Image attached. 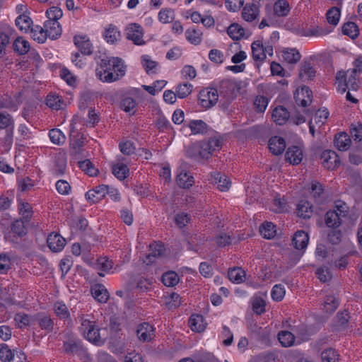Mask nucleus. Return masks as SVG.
<instances>
[{
    "label": "nucleus",
    "mask_w": 362,
    "mask_h": 362,
    "mask_svg": "<svg viewBox=\"0 0 362 362\" xmlns=\"http://www.w3.org/2000/svg\"><path fill=\"white\" fill-rule=\"evenodd\" d=\"M126 66L118 57H105L100 59L95 69L97 77L103 82L111 83L124 76Z\"/></svg>",
    "instance_id": "f257e3e1"
},
{
    "label": "nucleus",
    "mask_w": 362,
    "mask_h": 362,
    "mask_svg": "<svg viewBox=\"0 0 362 362\" xmlns=\"http://www.w3.org/2000/svg\"><path fill=\"white\" fill-rule=\"evenodd\" d=\"M126 66L118 57H105L100 59L95 69L97 77L103 82L111 83L124 76Z\"/></svg>",
    "instance_id": "f03ea898"
},
{
    "label": "nucleus",
    "mask_w": 362,
    "mask_h": 362,
    "mask_svg": "<svg viewBox=\"0 0 362 362\" xmlns=\"http://www.w3.org/2000/svg\"><path fill=\"white\" fill-rule=\"evenodd\" d=\"M78 331L86 340L98 346L105 344V339L101 337L100 329L93 316L81 314L78 317Z\"/></svg>",
    "instance_id": "7ed1b4c3"
},
{
    "label": "nucleus",
    "mask_w": 362,
    "mask_h": 362,
    "mask_svg": "<svg viewBox=\"0 0 362 362\" xmlns=\"http://www.w3.org/2000/svg\"><path fill=\"white\" fill-rule=\"evenodd\" d=\"M336 85L339 92L344 93L346 89L356 90L359 88V79L356 69H349L346 72L338 71L336 75Z\"/></svg>",
    "instance_id": "20e7f679"
},
{
    "label": "nucleus",
    "mask_w": 362,
    "mask_h": 362,
    "mask_svg": "<svg viewBox=\"0 0 362 362\" xmlns=\"http://www.w3.org/2000/svg\"><path fill=\"white\" fill-rule=\"evenodd\" d=\"M218 100V91L214 88H205L200 90L198 96L199 104L205 109L214 106Z\"/></svg>",
    "instance_id": "39448f33"
},
{
    "label": "nucleus",
    "mask_w": 362,
    "mask_h": 362,
    "mask_svg": "<svg viewBox=\"0 0 362 362\" xmlns=\"http://www.w3.org/2000/svg\"><path fill=\"white\" fill-rule=\"evenodd\" d=\"M127 38L134 42L136 45H144L146 42L144 40V30L142 27L137 23H131L126 28Z\"/></svg>",
    "instance_id": "423d86ee"
},
{
    "label": "nucleus",
    "mask_w": 362,
    "mask_h": 362,
    "mask_svg": "<svg viewBox=\"0 0 362 362\" xmlns=\"http://www.w3.org/2000/svg\"><path fill=\"white\" fill-rule=\"evenodd\" d=\"M15 30L8 24H0V57L6 54V49L10 43L11 37Z\"/></svg>",
    "instance_id": "0eeeda50"
},
{
    "label": "nucleus",
    "mask_w": 362,
    "mask_h": 362,
    "mask_svg": "<svg viewBox=\"0 0 362 362\" xmlns=\"http://www.w3.org/2000/svg\"><path fill=\"white\" fill-rule=\"evenodd\" d=\"M320 159L322 165L328 170H334L340 163L338 155L332 150L324 151L321 154Z\"/></svg>",
    "instance_id": "6e6552de"
},
{
    "label": "nucleus",
    "mask_w": 362,
    "mask_h": 362,
    "mask_svg": "<svg viewBox=\"0 0 362 362\" xmlns=\"http://www.w3.org/2000/svg\"><path fill=\"white\" fill-rule=\"evenodd\" d=\"M136 336L143 342H149L155 337V329L148 322L139 324L136 328Z\"/></svg>",
    "instance_id": "1a4fd4ad"
},
{
    "label": "nucleus",
    "mask_w": 362,
    "mask_h": 362,
    "mask_svg": "<svg viewBox=\"0 0 362 362\" xmlns=\"http://www.w3.org/2000/svg\"><path fill=\"white\" fill-rule=\"evenodd\" d=\"M312 90L308 87L303 86L294 93V99L298 106L306 107L312 102Z\"/></svg>",
    "instance_id": "9d476101"
},
{
    "label": "nucleus",
    "mask_w": 362,
    "mask_h": 362,
    "mask_svg": "<svg viewBox=\"0 0 362 362\" xmlns=\"http://www.w3.org/2000/svg\"><path fill=\"white\" fill-rule=\"evenodd\" d=\"M74 42L76 47L83 55H90L93 52V46L87 35H75Z\"/></svg>",
    "instance_id": "9b49d317"
},
{
    "label": "nucleus",
    "mask_w": 362,
    "mask_h": 362,
    "mask_svg": "<svg viewBox=\"0 0 362 362\" xmlns=\"http://www.w3.org/2000/svg\"><path fill=\"white\" fill-rule=\"evenodd\" d=\"M107 186L106 185H100L88 190L85 194L86 200L92 204L102 200L106 196Z\"/></svg>",
    "instance_id": "f8f14e48"
},
{
    "label": "nucleus",
    "mask_w": 362,
    "mask_h": 362,
    "mask_svg": "<svg viewBox=\"0 0 362 362\" xmlns=\"http://www.w3.org/2000/svg\"><path fill=\"white\" fill-rule=\"evenodd\" d=\"M49 248L54 252L62 251L66 245V240L57 233H50L47 239Z\"/></svg>",
    "instance_id": "ddd939ff"
},
{
    "label": "nucleus",
    "mask_w": 362,
    "mask_h": 362,
    "mask_svg": "<svg viewBox=\"0 0 362 362\" xmlns=\"http://www.w3.org/2000/svg\"><path fill=\"white\" fill-rule=\"evenodd\" d=\"M44 24L47 37L49 39L57 40L62 35V28L59 21H46Z\"/></svg>",
    "instance_id": "4468645a"
},
{
    "label": "nucleus",
    "mask_w": 362,
    "mask_h": 362,
    "mask_svg": "<svg viewBox=\"0 0 362 362\" xmlns=\"http://www.w3.org/2000/svg\"><path fill=\"white\" fill-rule=\"evenodd\" d=\"M35 322H37L39 327L47 332H52L54 329V320L45 313H38L34 315Z\"/></svg>",
    "instance_id": "2eb2a0df"
},
{
    "label": "nucleus",
    "mask_w": 362,
    "mask_h": 362,
    "mask_svg": "<svg viewBox=\"0 0 362 362\" xmlns=\"http://www.w3.org/2000/svg\"><path fill=\"white\" fill-rule=\"evenodd\" d=\"M92 296L99 303H105L109 299V292L102 284H96L91 286Z\"/></svg>",
    "instance_id": "dca6fc26"
},
{
    "label": "nucleus",
    "mask_w": 362,
    "mask_h": 362,
    "mask_svg": "<svg viewBox=\"0 0 362 362\" xmlns=\"http://www.w3.org/2000/svg\"><path fill=\"white\" fill-rule=\"evenodd\" d=\"M272 117L276 124L283 125L289 120L290 113L286 107L279 105L273 110Z\"/></svg>",
    "instance_id": "f3484780"
},
{
    "label": "nucleus",
    "mask_w": 362,
    "mask_h": 362,
    "mask_svg": "<svg viewBox=\"0 0 362 362\" xmlns=\"http://www.w3.org/2000/svg\"><path fill=\"white\" fill-rule=\"evenodd\" d=\"M177 185L182 188H189L194 182L193 176L184 169L179 168L176 177Z\"/></svg>",
    "instance_id": "a211bd4d"
},
{
    "label": "nucleus",
    "mask_w": 362,
    "mask_h": 362,
    "mask_svg": "<svg viewBox=\"0 0 362 362\" xmlns=\"http://www.w3.org/2000/svg\"><path fill=\"white\" fill-rule=\"evenodd\" d=\"M269 148L274 155L281 154L286 148L285 140L280 136H272L269 140Z\"/></svg>",
    "instance_id": "6ab92c4d"
},
{
    "label": "nucleus",
    "mask_w": 362,
    "mask_h": 362,
    "mask_svg": "<svg viewBox=\"0 0 362 362\" xmlns=\"http://www.w3.org/2000/svg\"><path fill=\"white\" fill-rule=\"evenodd\" d=\"M103 36L107 43L115 44L120 40L121 34L115 25H109L105 28Z\"/></svg>",
    "instance_id": "aec40b11"
},
{
    "label": "nucleus",
    "mask_w": 362,
    "mask_h": 362,
    "mask_svg": "<svg viewBox=\"0 0 362 362\" xmlns=\"http://www.w3.org/2000/svg\"><path fill=\"white\" fill-rule=\"evenodd\" d=\"M209 144L192 145L187 150V156L188 157H195L196 155L192 153V151L198 152L199 157L203 159H209L211 157L210 151H209Z\"/></svg>",
    "instance_id": "412c9836"
},
{
    "label": "nucleus",
    "mask_w": 362,
    "mask_h": 362,
    "mask_svg": "<svg viewBox=\"0 0 362 362\" xmlns=\"http://www.w3.org/2000/svg\"><path fill=\"white\" fill-rule=\"evenodd\" d=\"M286 158L290 163L298 165L303 159V151L298 146H292L287 149Z\"/></svg>",
    "instance_id": "4be33fe9"
},
{
    "label": "nucleus",
    "mask_w": 362,
    "mask_h": 362,
    "mask_svg": "<svg viewBox=\"0 0 362 362\" xmlns=\"http://www.w3.org/2000/svg\"><path fill=\"white\" fill-rule=\"evenodd\" d=\"M308 241L309 236L308 233L303 230H298L296 232L292 240L293 245L297 250L305 249Z\"/></svg>",
    "instance_id": "5701e85b"
},
{
    "label": "nucleus",
    "mask_w": 362,
    "mask_h": 362,
    "mask_svg": "<svg viewBox=\"0 0 362 362\" xmlns=\"http://www.w3.org/2000/svg\"><path fill=\"white\" fill-rule=\"evenodd\" d=\"M211 177L214 178V182L219 190L226 192L229 189L231 182L226 175L214 172L211 174Z\"/></svg>",
    "instance_id": "b1692460"
},
{
    "label": "nucleus",
    "mask_w": 362,
    "mask_h": 362,
    "mask_svg": "<svg viewBox=\"0 0 362 362\" xmlns=\"http://www.w3.org/2000/svg\"><path fill=\"white\" fill-rule=\"evenodd\" d=\"M259 16V6L255 4H246L243 9L242 16L247 22H252Z\"/></svg>",
    "instance_id": "393cba45"
},
{
    "label": "nucleus",
    "mask_w": 362,
    "mask_h": 362,
    "mask_svg": "<svg viewBox=\"0 0 362 362\" xmlns=\"http://www.w3.org/2000/svg\"><path fill=\"white\" fill-rule=\"evenodd\" d=\"M274 14L277 17H285L288 16L291 8L286 0H277L273 6Z\"/></svg>",
    "instance_id": "a878e982"
},
{
    "label": "nucleus",
    "mask_w": 362,
    "mask_h": 362,
    "mask_svg": "<svg viewBox=\"0 0 362 362\" xmlns=\"http://www.w3.org/2000/svg\"><path fill=\"white\" fill-rule=\"evenodd\" d=\"M351 144L349 136L344 132L338 133L334 138V146L339 151H346Z\"/></svg>",
    "instance_id": "bb28decb"
},
{
    "label": "nucleus",
    "mask_w": 362,
    "mask_h": 362,
    "mask_svg": "<svg viewBox=\"0 0 362 362\" xmlns=\"http://www.w3.org/2000/svg\"><path fill=\"white\" fill-rule=\"evenodd\" d=\"M296 213L300 218H310L313 214L312 205L306 200H300L297 204Z\"/></svg>",
    "instance_id": "cd10ccee"
},
{
    "label": "nucleus",
    "mask_w": 362,
    "mask_h": 362,
    "mask_svg": "<svg viewBox=\"0 0 362 362\" xmlns=\"http://www.w3.org/2000/svg\"><path fill=\"white\" fill-rule=\"evenodd\" d=\"M33 318L34 315L30 316L24 313H18L14 316V321L18 328L23 329L32 325L35 322Z\"/></svg>",
    "instance_id": "c85d7f7f"
},
{
    "label": "nucleus",
    "mask_w": 362,
    "mask_h": 362,
    "mask_svg": "<svg viewBox=\"0 0 362 362\" xmlns=\"http://www.w3.org/2000/svg\"><path fill=\"white\" fill-rule=\"evenodd\" d=\"M316 71L315 68L309 62H305L302 64L299 77L303 81L313 80L315 76Z\"/></svg>",
    "instance_id": "c756f323"
},
{
    "label": "nucleus",
    "mask_w": 362,
    "mask_h": 362,
    "mask_svg": "<svg viewBox=\"0 0 362 362\" xmlns=\"http://www.w3.org/2000/svg\"><path fill=\"white\" fill-rule=\"evenodd\" d=\"M252 59L256 62H264L267 55L263 49V44L261 41H254L251 45Z\"/></svg>",
    "instance_id": "7c9ffc66"
},
{
    "label": "nucleus",
    "mask_w": 362,
    "mask_h": 362,
    "mask_svg": "<svg viewBox=\"0 0 362 362\" xmlns=\"http://www.w3.org/2000/svg\"><path fill=\"white\" fill-rule=\"evenodd\" d=\"M54 311L60 320H66L71 318L70 312L63 301L58 300L55 302L54 304Z\"/></svg>",
    "instance_id": "2f4dec72"
},
{
    "label": "nucleus",
    "mask_w": 362,
    "mask_h": 362,
    "mask_svg": "<svg viewBox=\"0 0 362 362\" xmlns=\"http://www.w3.org/2000/svg\"><path fill=\"white\" fill-rule=\"evenodd\" d=\"M13 50L20 55L27 54L30 48V43L23 37H18L13 43Z\"/></svg>",
    "instance_id": "473e14b6"
},
{
    "label": "nucleus",
    "mask_w": 362,
    "mask_h": 362,
    "mask_svg": "<svg viewBox=\"0 0 362 362\" xmlns=\"http://www.w3.org/2000/svg\"><path fill=\"white\" fill-rule=\"evenodd\" d=\"M339 304V298L337 295H327L323 303V309L327 313H332L337 310Z\"/></svg>",
    "instance_id": "72a5a7b5"
},
{
    "label": "nucleus",
    "mask_w": 362,
    "mask_h": 362,
    "mask_svg": "<svg viewBox=\"0 0 362 362\" xmlns=\"http://www.w3.org/2000/svg\"><path fill=\"white\" fill-rule=\"evenodd\" d=\"M282 57L288 64H296L300 59L301 54L295 48H287L283 51Z\"/></svg>",
    "instance_id": "f704fd0d"
},
{
    "label": "nucleus",
    "mask_w": 362,
    "mask_h": 362,
    "mask_svg": "<svg viewBox=\"0 0 362 362\" xmlns=\"http://www.w3.org/2000/svg\"><path fill=\"white\" fill-rule=\"evenodd\" d=\"M0 129H5L6 132L14 130V119L6 111L0 112Z\"/></svg>",
    "instance_id": "c9c22d12"
},
{
    "label": "nucleus",
    "mask_w": 362,
    "mask_h": 362,
    "mask_svg": "<svg viewBox=\"0 0 362 362\" xmlns=\"http://www.w3.org/2000/svg\"><path fill=\"white\" fill-rule=\"evenodd\" d=\"M259 233L264 238L272 239L276 234V226L272 222H264L259 227Z\"/></svg>",
    "instance_id": "e433bc0d"
},
{
    "label": "nucleus",
    "mask_w": 362,
    "mask_h": 362,
    "mask_svg": "<svg viewBox=\"0 0 362 362\" xmlns=\"http://www.w3.org/2000/svg\"><path fill=\"white\" fill-rule=\"evenodd\" d=\"M15 23L20 30L27 33L31 28L33 21L28 15L23 13L16 18Z\"/></svg>",
    "instance_id": "4c0bfd02"
},
{
    "label": "nucleus",
    "mask_w": 362,
    "mask_h": 362,
    "mask_svg": "<svg viewBox=\"0 0 362 362\" xmlns=\"http://www.w3.org/2000/svg\"><path fill=\"white\" fill-rule=\"evenodd\" d=\"M189 325L192 331L197 332L204 331L206 327L203 317L199 315H192L189 319Z\"/></svg>",
    "instance_id": "58836bf2"
},
{
    "label": "nucleus",
    "mask_w": 362,
    "mask_h": 362,
    "mask_svg": "<svg viewBox=\"0 0 362 362\" xmlns=\"http://www.w3.org/2000/svg\"><path fill=\"white\" fill-rule=\"evenodd\" d=\"M188 127L193 134H203L207 132V124L201 119L191 120Z\"/></svg>",
    "instance_id": "ea45409f"
},
{
    "label": "nucleus",
    "mask_w": 362,
    "mask_h": 362,
    "mask_svg": "<svg viewBox=\"0 0 362 362\" xmlns=\"http://www.w3.org/2000/svg\"><path fill=\"white\" fill-rule=\"evenodd\" d=\"M185 35L187 40L192 45H197L202 42V33L199 30L194 28L187 29Z\"/></svg>",
    "instance_id": "a19ab883"
},
{
    "label": "nucleus",
    "mask_w": 362,
    "mask_h": 362,
    "mask_svg": "<svg viewBox=\"0 0 362 362\" xmlns=\"http://www.w3.org/2000/svg\"><path fill=\"white\" fill-rule=\"evenodd\" d=\"M46 105L51 109L59 110L64 105V100L61 96L56 94H49L46 98Z\"/></svg>",
    "instance_id": "79ce46f5"
},
{
    "label": "nucleus",
    "mask_w": 362,
    "mask_h": 362,
    "mask_svg": "<svg viewBox=\"0 0 362 362\" xmlns=\"http://www.w3.org/2000/svg\"><path fill=\"white\" fill-rule=\"evenodd\" d=\"M175 18V11L172 8H163L158 13V20L163 24L173 22Z\"/></svg>",
    "instance_id": "37998d69"
},
{
    "label": "nucleus",
    "mask_w": 362,
    "mask_h": 362,
    "mask_svg": "<svg viewBox=\"0 0 362 362\" xmlns=\"http://www.w3.org/2000/svg\"><path fill=\"white\" fill-rule=\"evenodd\" d=\"M341 218L332 210L325 214V223L329 228H337L341 225Z\"/></svg>",
    "instance_id": "c03bdc74"
},
{
    "label": "nucleus",
    "mask_w": 362,
    "mask_h": 362,
    "mask_svg": "<svg viewBox=\"0 0 362 362\" xmlns=\"http://www.w3.org/2000/svg\"><path fill=\"white\" fill-rule=\"evenodd\" d=\"M113 175L119 180H123L129 175V170L127 165L123 163H117L112 168Z\"/></svg>",
    "instance_id": "a18cd8bd"
},
{
    "label": "nucleus",
    "mask_w": 362,
    "mask_h": 362,
    "mask_svg": "<svg viewBox=\"0 0 362 362\" xmlns=\"http://www.w3.org/2000/svg\"><path fill=\"white\" fill-rule=\"evenodd\" d=\"M328 33L320 26H312L308 28L303 29L300 30V35L305 37H320L324 36Z\"/></svg>",
    "instance_id": "49530a36"
},
{
    "label": "nucleus",
    "mask_w": 362,
    "mask_h": 362,
    "mask_svg": "<svg viewBox=\"0 0 362 362\" xmlns=\"http://www.w3.org/2000/svg\"><path fill=\"white\" fill-rule=\"evenodd\" d=\"M0 360L4 362L15 361L14 350L9 349L6 344H0Z\"/></svg>",
    "instance_id": "de8ad7c7"
},
{
    "label": "nucleus",
    "mask_w": 362,
    "mask_h": 362,
    "mask_svg": "<svg viewBox=\"0 0 362 362\" xmlns=\"http://www.w3.org/2000/svg\"><path fill=\"white\" fill-rule=\"evenodd\" d=\"M161 281L165 286L173 287L178 284L179 276L175 272L170 271L163 274Z\"/></svg>",
    "instance_id": "09e8293b"
},
{
    "label": "nucleus",
    "mask_w": 362,
    "mask_h": 362,
    "mask_svg": "<svg viewBox=\"0 0 362 362\" xmlns=\"http://www.w3.org/2000/svg\"><path fill=\"white\" fill-rule=\"evenodd\" d=\"M228 276L233 283L240 284L245 279V272L240 268H233L228 270Z\"/></svg>",
    "instance_id": "8fccbe9b"
},
{
    "label": "nucleus",
    "mask_w": 362,
    "mask_h": 362,
    "mask_svg": "<svg viewBox=\"0 0 362 362\" xmlns=\"http://www.w3.org/2000/svg\"><path fill=\"white\" fill-rule=\"evenodd\" d=\"M227 33L234 40L241 39L244 34V29L237 23L231 24L227 29Z\"/></svg>",
    "instance_id": "3c124183"
},
{
    "label": "nucleus",
    "mask_w": 362,
    "mask_h": 362,
    "mask_svg": "<svg viewBox=\"0 0 362 362\" xmlns=\"http://www.w3.org/2000/svg\"><path fill=\"white\" fill-rule=\"evenodd\" d=\"M278 339L281 344L284 347H289L294 344L295 337L293 334L288 331H281L278 334Z\"/></svg>",
    "instance_id": "603ef678"
},
{
    "label": "nucleus",
    "mask_w": 362,
    "mask_h": 362,
    "mask_svg": "<svg viewBox=\"0 0 362 362\" xmlns=\"http://www.w3.org/2000/svg\"><path fill=\"white\" fill-rule=\"evenodd\" d=\"M342 33L344 35H346L350 37L352 39H354L358 37L359 34V30L358 28L357 25L354 22H347L344 24L342 27Z\"/></svg>",
    "instance_id": "864d4df0"
},
{
    "label": "nucleus",
    "mask_w": 362,
    "mask_h": 362,
    "mask_svg": "<svg viewBox=\"0 0 362 362\" xmlns=\"http://www.w3.org/2000/svg\"><path fill=\"white\" fill-rule=\"evenodd\" d=\"M50 141L56 145H62L66 141V136L59 129H52L49 132Z\"/></svg>",
    "instance_id": "5fc2aeb1"
},
{
    "label": "nucleus",
    "mask_w": 362,
    "mask_h": 362,
    "mask_svg": "<svg viewBox=\"0 0 362 362\" xmlns=\"http://www.w3.org/2000/svg\"><path fill=\"white\" fill-rule=\"evenodd\" d=\"M66 159L64 156L59 155L56 157L54 161V173L59 176L66 173Z\"/></svg>",
    "instance_id": "6e6d98bb"
},
{
    "label": "nucleus",
    "mask_w": 362,
    "mask_h": 362,
    "mask_svg": "<svg viewBox=\"0 0 362 362\" xmlns=\"http://www.w3.org/2000/svg\"><path fill=\"white\" fill-rule=\"evenodd\" d=\"M165 303L169 310L176 308L181 305V298L179 294L172 293L165 297Z\"/></svg>",
    "instance_id": "4d7b16f0"
},
{
    "label": "nucleus",
    "mask_w": 362,
    "mask_h": 362,
    "mask_svg": "<svg viewBox=\"0 0 362 362\" xmlns=\"http://www.w3.org/2000/svg\"><path fill=\"white\" fill-rule=\"evenodd\" d=\"M252 310L257 315H262L265 312L266 301L262 296H255L252 302Z\"/></svg>",
    "instance_id": "13d9d810"
},
{
    "label": "nucleus",
    "mask_w": 362,
    "mask_h": 362,
    "mask_svg": "<svg viewBox=\"0 0 362 362\" xmlns=\"http://www.w3.org/2000/svg\"><path fill=\"white\" fill-rule=\"evenodd\" d=\"M31 33L33 39L37 41L39 43H44L47 38L45 26L41 27L40 25H35L31 29Z\"/></svg>",
    "instance_id": "bf43d9fd"
},
{
    "label": "nucleus",
    "mask_w": 362,
    "mask_h": 362,
    "mask_svg": "<svg viewBox=\"0 0 362 362\" xmlns=\"http://www.w3.org/2000/svg\"><path fill=\"white\" fill-rule=\"evenodd\" d=\"M11 230L12 233L16 234L19 237H23L27 233V229L25 226L24 221L21 219L13 221L11 225Z\"/></svg>",
    "instance_id": "052dcab7"
},
{
    "label": "nucleus",
    "mask_w": 362,
    "mask_h": 362,
    "mask_svg": "<svg viewBox=\"0 0 362 362\" xmlns=\"http://www.w3.org/2000/svg\"><path fill=\"white\" fill-rule=\"evenodd\" d=\"M78 167L89 176L97 175L98 170L96 169L90 160L86 159L78 162Z\"/></svg>",
    "instance_id": "680f3d73"
},
{
    "label": "nucleus",
    "mask_w": 362,
    "mask_h": 362,
    "mask_svg": "<svg viewBox=\"0 0 362 362\" xmlns=\"http://www.w3.org/2000/svg\"><path fill=\"white\" fill-rule=\"evenodd\" d=\"M327 20L329 24L337 25L339 21L341 11L337 7H332L327 12Z\"/></svg>",
    "instance_id": "e2e57ef3"
},
{
    "label": "nucleus",
    "mask_w": 362,
    "mask_h": 362,
    "mask_svg": "<svg viewBox=\"0 0 362 362\" xmlns=\"http://www.w3.org/2000/svg\"><path fill=\"white\" fill-rule=\"evenodd\" d=\"M193 86L189 83L180 84L176 88V94L179 98H185L192 91Z\"/></svg>",
    "instance_id": "0e129e2a"
},
{
    "label": "nucleus",
    "mask_w": 362,
    "mask_h": 362,
    "mask_svg": "<svg viewBox=\"0 0 362 362\" xmlns=\"http://www.w3.org/2000/svg\"><path fill=\"white\" fill-rule=\"evenodd\" d=\"M329 115V112L327 108L319 109L315 114V123L319 127L323 125L327 121Z\"/></svg>",
    "instance_id": "69168bd1"
},
{
    "label": "nucleus",
    "mask_w": 362,
    "mask_h": 362,
    "mask_svg": "<svg viewBox=\"0 0 362 362\" xmlns=\"http://www.w3.org/2000/svg\"><path fill=\"white\" fill-rule=\"evenodd\" d=\"M285 288L281 284H276L273 286L271 291V296L275 301H281L285 296Z\"/></svg>",
    "instance_id": "338daca9"
},
{
    "label": "nucleus",
    "mask_w": 362,
    "mask_h": 362,
    "mask_svg": "<svg viewBox=\"0 0 362 362\" xmlns=\"http://www.w3.org/2000/svg\"><path fill=\"white\" fill-rule=\"evenodd\" d=\"M323 362H337L339 360V354L333 349H327L321 354Z\"/></svg>",
    "instance_id": "774afa93"
}]
</instances>
